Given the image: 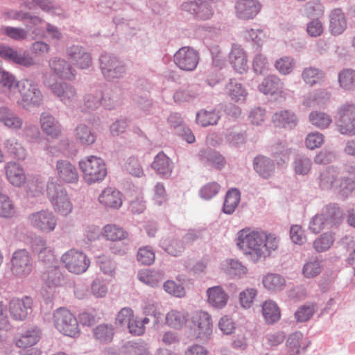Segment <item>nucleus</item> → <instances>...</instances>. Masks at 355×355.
Wrapping results in <instances>:
<instances>
[{"instance_id":"f257e3e1","label":"nucleus","mask_w":355,"mask_h":355,"mask_svg":"<svg viewBox=\"0 0 355 355\" xmlns=\"http://www.w3.org/2000/svg\"><path fill=\"white\" fill-rule=\"evenodd\" d=\"M343 211L335 203L324 206L320 213L314 215L310 220L309 230L313 234H318L325 228H331L339 225L342 221Z\"/></svg>"},{"instance_id":"f03ea898","label":"nucleus","mask_w":355,"mask_h":355,"mask_svg":"<svg viewBox=\"0 0 355 355\" xmlns=\"http://www.w3.org/2000/svg\"><path fill=\"white\" fill-rule=\"evenodd\" d=\"M111 93H113V89H100L87 94L84 97L82 111L89 112L97 109L101 105L107 110H114L120 104L119 98Z\"/></svg>"},{"instance_id":"7ed1b4c3","label":"nucleus","mask_w":355,"mask_h":355,"mask_svg":"<svg viewBox=\"0 0 355 355\" xmlns=\"http://www.w3.org/2000/svg\"><path fill=\"white\" fill-rule=\"evenodd\" d=\"M262 244V232L243 229L238 232L236 245L246 254L256 255L259 259L263 255Z\"/></svg>"},{"instance_id":"20e7f679","label":"nucleus","mask_w":355,"mask_h":355,"mask_svg":"<svg viewBox=\"0 0 355 355\" xmlns=\"http://www.w3.org/2000/svg\"><path fill=\"white\" fill-rule=\"evenodd\" d=\"M79 166L83 172V179L88 184L102 181L107 175L103 159L96 156L87 157L80 160Z\"/></svg>"},{"instance_id":"39448f33","label":"nucleus","mask_w":355,"mask_h":355,"mask_svg":"<svg viewBox=\"0 0 355 355\" xmlns=\"http://www.w3.org/2000/svg\"><path fill=\"white\" fill-rule=\"evenodd\" d=\"M47 197L54 210L62 216H67L72 211L73 206L67 191L62 185L51 182L47 184Z\"/></svg>"},{"instance_id":"423d86ee","label":"nucleus","mask_w":355,"mask_h":355,"mask_svg":"<svg viewBox=\"0 0 355 355\" xmlns=\"http://www.w3.org/2000/svg\"><path fill=\"white\" fill-rule=\"evenodd\" d=\"M55 327L63 335L75 338L80 334L78 322L67 309L58 308L53 313Z\"/></svg>"},{"instance_id":"0eeeda50","label":"nucleus","mask_w":355,"mask_h":355,"mask_svg":"<svg viewBox=\"0 0 355 355\" xmlns=\"http://www.w3.org/2000/svg\"><path fill=\"white\" fill-rule=\"evenodd\" d=\"M100 69L107 80L120 78L125 73V66L116 56L105 53L99 58Z\"/></svg>"},{"instance_id":"6e6552de","label":"nucleus","mask_w":355,"mask_h":355,"mask_svg":"<svg viewBox=\"0 0 355 355\" xmlns=\"http://www.w3.org/2000/svg\"><path fill=\"white\" fill-rule=\"evenodd\" d=\"M338 131L342 135H355V105L346 103L337 111L336 116Z\"/></svg>"},{"instance_id":"1a4fd4ad","label":"nucleus","mask_w":355,"mask_h":355,"mask_svg":"<svg viewBox=\"0 0 355 355\" xmlns=\"http://www.w3.org/2000/svg\"><path fill=\"white\" fill-rule=\"evenodd\" d=\"M61 261L70 272L75 274L85 272L90 263L85 253L73 249L65 252L62 256Z\"/></svg>"},{"instance_id":"9d476101","label":"nucleus","mask_w":355,"mask_h":355,"mask_svg":"<svg viewBox=\"0 0 355 355\" xmlns=\"http://www.w3.org/2000/svg\"><path fill=\"white\" fill-rule=\"evenodd\" d=\"M31 225L44 233L53 232L56 225L58 219L53 211L48 209H42L32 213L28 216Z\"/></svg>"},{"instance_id":"9b49d317","label":"nucleus","mask_w":355,"mask_h":355,"mask_svg":"<svg viewBox=\"0 0 355 355\" xmlns=\"http://www.w3.org/2000/svg\"><path fill=\"white\" fill-rule=\"evenodd\" d=\"M175 65L182 71L195 70L199 62L198 52L189 46L180 48L173 55Z\"/></svg>"},{"instance_id":"f8f14e48","label":"nucleus","mask_w":355,"mask_h":355,"mask_svg":"<svg viewBox=\"0 0 355 355\" xmlns=\"http://www.w3.org/2000/svg\"><path fill=\"white\" fill-rule=\"evenodd\" d=\"M191 323L196 338L207 340L212 334V318L207 312L196 311L191 318Z\"/></svg>"},{"instance_id":"ddd939ff","label":"nucleus","mask_w":355,"mask_h":355,"mask_svg":"<svg viewBox=\"0 0 355 355\" xmlns=\"http://www.w3.org/2000/svg\"><path fill=\"white\" fill-rule=\"evenodd\" d=\"M11 263V270L17 277H26L32 271L31 257L24 249L18 250L13 253Z\"/></svg>"},{"instance_id":"4468645a","label":"nucleus","mask_w":355,"mask_h":355,"mask_svg":"<svg viewBox=\"0 0 355 355\" xmlns=\"http://www.w3.org/2000/svg\"><path fill=\"white\" fill-rule=\"evenodd\" d=\"M0 57L8 62L26 67H30L35 64L34 59L28 53L26 52L21 53L12 47L1 43Z\"/></svg>"},{"instance_id":"2eb2a0df","label":"nucleus","mask_w":355,"mask_h":355,"mask_svg":"<svg viewBox=\"0 0 355 355\" xmlns=\"http://www.w3.org/2000/svg\"><path fill=\"white\" fill-rule=\"evenodd\" d=\"M33 300L25 296L21 299L13 298L9 302V311L11 317L17 321H23L31 313Z\"/></svg>"},{"instance_id":"dca6fc26","label":"nucleus","mask_w":355,"mask_h":355,"mask_svg":"<svg viewBox=\"0 0 355 355\" xmlns=\"http://www.w3.org/2000/svg\"><path fill=\"white\" fill-rule=\"evenodd\" d=\"M56 172L60 182L73 184L78 181V169L75 165L68 160H58L56 162Z\"/></svg>"},{"instance_id":"f3484780","label":"nucleus","mask_w":355,"mask_h":355,"mask_svg":"<svg viewBox=\"0 0 355 355\" xmlns=\"http://www.w3.org/2000/svg\"><path fill=\"white\" fill-rule=\"evenodd\" d=\"M261 5L258 0H239L235 4L236 15L241 19L254 18L259 12Z\"/></svg>"},{"instance_id":"a211bd4d","label":"nucleus","mask_w":355,"mask_h":355,"mask_svg":"<svg viewBox=\"0 0 355 355\" xmlns=\"http://www.w3.org/2000/svg\"><path fill=\"white\" fill-rule=\"evenodd\" d=\"M0 123L12 132L22 129L23 119L8 106L0 107Z\"/></svg>"},{"instance_id":"6ab92c4d","label":"nucleus","mask_w":355,"mask_h":355,"mask_svg":"<svg viewBox=\"0 0 355 355\" xmlns=\"http://www.w3.org/2000/svg\"><path fill=\"white\" fill-rule=\"evenodd\" d=\"M42 279L44 282V286L50 290L60 286L63 282V275L59 267L53 266L42 275ZM53 292L51 291L46 296L44 295L46 304L52 302Z\"/></svg>"},{"instance_id":"aec40b11","label":"nucleus","mask_w":355,"mask_h":355,"mask_svg":"<svg viewBox=\"0 0 355 355\" xmlns=\"http://www.w3.org/2000/svg\"><path fill=\"white\" fill-rule=\"evenodd\" d=\"M68 58L80 69H88L92 64V57L89 53L80 46L73 45L67 49Z\"/></svg>"},{"instance_id":"412c9836","label":"nucleus","mask_w":355,"mask_h":355,"mask_svg":"<svg viewBox=\"0 0 355 355\" xmlns=\"http://www.w3.org/2000/svg\"><path fill=\"white\" fill-rule=\"evenodd\" d=\"M40 123L43 132L53 139L58 138L62 133V125L53 115L48 112H42Z\"/></svg>"},{"instance_id":"4be33fe9","label":"nucleus","mask_w":355,"mask_h":355,"mask_svg":"<svg viewBox=\"0 0 355 355\" xmlns=\"http://www.w3.org/2000/svg\"><path fill=\"white\" fill-rule=\"evenodd\" d=\"M198 157L205 166H211L218 170L222 169L226 164L225 157L211 148L201 149L198 153Z\"/></svg>"},{"instance_id":"5701e85b","label":"nucleus","mask_w":355,"mask_h":355,"mask_svg":"<svg viewBox=\"0 0 355 355\" xmlns=\"http://www.w3.org/2000/svg\"><path fill=\"white\" fill-rule=\"evenodd\" d=\"M49 67L54 73L61 79L73 80L75 76V70L64 59L54 57L49 60Z\"/></svg>"},{"instance_id":"b1692460","label":"nucleus","mask_w":355,"mask_h":355,"mask_svg":"<svg viewBox=\"0 0 355 355\" xmlns=\"http://www.w3.org/2000/svg\"><path fill=\"white\" fill-rule=\"evenodd\" d=\"M22 101L27 105L40 106L43 101V95L37 84L27 80L20 92Z\"/></svg>"},{"instance_id":"393cba45","label":"nucleus","mask_w":355,"mask_h":355,"mask_svg":"<svg viewBox=\"0 0 355 355\" xmlns=\"http://www.w3.org/2000/svg\"><path fill=\"white\" fill-rule=\"evenodd\" d=\"M221 269L231 279H241L248 273L247 267L239 260L227 259L221 263Z\"/></svg>"},{"instance_id":"a878e982","label":"nucleus","mask_w":355,"mask_h":355,"mask_svg":"<svg viewBox=\"0 0 355 355\" xmlns=\"http://www.w3.org/2000/svg\"><path fill=\"white\" fill-rule=\"evenodd\" d=\"M253 168L259 176L268 179L273 175L275 165L274 161L270 158L263 155H259L254 158Z\"/></svg>"},{"instance_id":"bb28decb","label":"nucleus","mask_w":355,"mask_h":355,"mask_svg":"<svg viewBox=\"0 0 355 355\" xmlns=\"http://www.w3.org/2000/svg\"><path fill=\"white\" fill-rule=\"evenodd\" d=\"M151 167L160 177L168 178L172 173L173 163L170 158L161 151L155 157Z\"/></svg>"},{"instance_id":"cd10ccee","label":"nucleus","mask_w":355,"mask_h":355,"mask_svg":"<svg viewBox=\"0 0 355 355\" xmlns=\"http://www.w3.org/2000/svg\"><path fill=\"white\" fill-rule=\"evenodd\" d=\"M284 84L279 77L269 75L259 85V91L265 95H275L282 92Z\"/></svg>"},{"instance_id":"c85d7f7f","label":"nucleus","mask_w":355,"mask_h":355,"mask_svg":"<svg viewBox=\"0 0 355 355\" xmlns=\"http://www.w3.org/2000/svg\"><path fill=\"white\" fill-rule=\"evenodd\" d=\"M329 31L331 35L342 34L347 28V18L341 8H335L329 15Z\"/></svg>"},{"instance_id":"c756f323","label":"nucleus","mask_w":355,"mask_h":355,"mask_svg":"<svg viewBox=\"0 0 355 355\" xmlns=\"http://www.w3.org/2000/svg\"><path fill=\"white\" fill-rule=\"evenodd\" d=\"M5 168L6 177L13 186L19 187L25 183L24 170L19 164L14 162H8Z\"/></svg>"},{"instance_id":"7c9ffc66","label":"nucleus","mask_w":355,"mask_h":355,"mask_svg":"<svg viewBox=\"0 0 355 355\" xmlns=\"http://www.w3.org/2000/svg\"><path fill=\"white\" fill-rule=\"evenodd\" d=\"M229 59L232 67L239 73L248 69V60L243 49L234 44L230 53Z\"/></svg>"},{"instance_id":"2f4dec72","label":"nucleus","mask_w":355,"mask_h":355,"mask_svg":"<svg viewBox=\"0 0 355 355\" xmlns=\"http://www.w3.org/2000/svg\"><path fill=\"white\" fill-rule=\"evenodd\" d=\"M121 193L116 189H105L98 197L100 203L106 207L119 209L122 205Z\"/></svg>"},{"instance_id":"473e14b6","label":"nucleus","mask_w":355,"mask_h":355,"mask_svg":"<svg viewBox=\"0 0 355 355\" xmlns=\"http://www.w3.org/2000/svg\"><path fill=\"white\" fill-rule=\"evenodd\" d=\"M207 301L214 308L221 309L227 302L228 295L220 286L209 288L207 291Z\"/></svg>"},{"instance_id":"72a5a7b5","label":"nucleus","mask_w":355,"mask_h":355,"mask_svg":"<svg viewBox=\"0 0 355 355\" xmlns=\"http://www.w3.org/2000/svg\"><path fill=\"white\" fill-rule=\"evenodd\" d=\"M272 121L276 126L293 129L297 123V118L294 112L290 110H281L272 116Z\"/></svg>"},{"instance_id":"f704fd0d","label":"nucleus","mask_w":355,"mask_h":355,"mask_svg":"<svg viewBox=\"0 0 355 355\" xmlns=\"http://www.w3.org/2000/svg\"><path fill=\"white\" fill-rule=\"evenodd\" d=\"M137 277L141 282L153 288L159 287L165 279V274L163 271L148 269L139 271Z\"/></svg>"},{"instance_id":"c9c22d12","label":"nucleus","mask_w":355,"mask_h":355,"mask_svg":"<svg viewBox=\"0 0 355 355\" xmlns=\"http://www.w3.org/2000/svg\"><path fill=\"white\" fill-rule=\"evenodd\" d=\"M338 175V172L334 166H329L319 172L318 178L319 187L322 190L332 188Z\"/></svg>"},{"instance_id":"e433bc0d","label":"nucleus","mask_w":355,"mask_h":355,"mask_svg":"<svg viewBox=\"0 0 355 355\" xmlns=\"http://www.w3.org/2000/svg\"><path fill=\"white\" fill-rule=\"evenodd\" d=\"M76 139L82 145L90 146L96 140V134L92 128L85 124H79L74 130Z\"/></svg>"},{"instance_id":"4c0bfd02","label":"nucleus","mask_w":355,"mask_h":355,"mask_svg":"<svg viewBox=\"0 0 355 355\" xmlns=\"http://www.w3.org/2000/svg\"><path fill=\"white\" fill-rule=\"evenodd\" d=\"M226 90L231 99L236 103H243L248 96L246 89L234 78L226 85Z\"/></svg>"},{"instance_id":"58836bf2","label":"nucleus","mask_w":355,"mask_h":355,"mask_svg":"<svg viewBox=\"0 0 355 355\" xmlns=\"http://www.w3.org/2000/svg\"><path fill=\"white\" fill-rule=\"evenodd\" d=\"M220 118V112L216 109H202L196 113V122L202 127L216 125Z\"/></svg>"},{"instance_id":"ea45409f","label":"nucleus","mask_w":355,"mask_h":355,"mask_svg":"<svg viewBox=\"0 0 355 355\" xmlns=\"http://www.w3.org/2000/svg\"><path fill=\"white\" fill-rule=\"evenodd\" d=\"M241 200V192L236 188L229 189L225 195L223 206V212L230 215L233 214Z\"/></svg>"},{"instance_id":"a19ab883","label":"nucleus","mask_w":355,"mask_h":355,"mask_svg":"<svg viewBox=\"0 0 355 355\" xmlns=\"http://www.w3.org/2000/svg\"><path fill=\"white\" fill-rule=\"evenodd\" d=\"M262 314L268 324L277 322L281 316L277 304L272 300H266L262 305Z\"/></svg>"},{"instance_id":"79ce46f5","label":"nucleus","mask_w":355,"mask_h":355,"mask_svg":"<svg viewBox=\"0 0 355 355\" xmlns=\"http://www.w3.org/2000/svg\"><path fill=\"white\" fill-rule=\"evenodd\" d=\"M40 339L39 331L37 329H28L21 333L16 339V345L19 348H26L35 345Z\"/></svg>"},{"instance_id":"37998d69","label":"nucleus","mask_w":355,"mask_h":355,"mask_svg":"<svg viewBox=\"0 0 355 355\" xmlns=\"http://www.w3.org/2000/svg\"><path fill=\"white\" fill-rule=\"evenodd\" d=\"M187 320L188 314L184 311L171 310L166 315V323L173 329H180Z\"/></svg>"},{"instance_id":"c03bdc74","label":"nucleus","mask_w":355,"mask_h":355,"mask_svg":"<svg viewBox=\"0 0 355 355\" xmlns=\"http://www.w3.org/2000/svg\"><path fill=\"white\" fill-rule=\"evenodd\" d=\"M269 151L278 164L288 159L291 153V149L288 147L286 141L279 140L270 147Z\"/></svg>"},{"instance_id":"a18cd8bd","label":"nucleus","mask_w":355,"mask_h":355,"mask_svg":"<svg viewBox=\"0 0 355 355\" xmlns=\"http://www.w3.org/2000/svg\"><path fill=\"white\" fill-rule=\"evenodd\" d=\"M262 282L266 289L275 292L283 290L286 285L284 277L275 273H269L265 275Z\"/></svg>"},{"instance_id":"49530a36","label":"nucleus","mask_w":355,"mask_h":355,"mask_svg":"<svg viewBox=\"0 0 355 355\" xmlns=\"http://www.w3.org/2000/svg\"><path fill=\"white\" fill-rule=\"evenodd\" d=\"M323 261L318 257H311L304 265L302 273L306 278L318 276L322 271Z\"/></svg>"},{"instance_id":"de8ad7c7","label":"nucleus","mask_w":355,"mask_h":355,"mask_svg":"<svg viewBox=\"0 0 355 355\" xmlns=\"http://www.w3.org/2000/svg\"><path fill=\"white\" fill-rule=\"evenodd\" d=\"M160 247L168 254L178 257L180 256L184 250V245L179 239H162Z\"/></svg>"},{"instance_id":"09e8293b","label":"nucleus","mask_w":355,"mask_h":355,"mask_svg":"<svg viewBox=\"0 0 355 355\" xmlns=\"http://www.w3.org/2000/svg\"><path fill=\"white\" fill-rule=\"evenodd\" d=\"M5 148L9 155L17 160H24L26 157V150L22 144L14 139H8Z\"/></svg>"},{"instance_id":"8fccbe9b","label":"nucleus","mask_w":355,"mask_h":355,"mask_svg":"<svg viewBox=\"0 0 355 355\" xmlns=\"http://www.w3.org/2000/svg\"><path fill=\"white\" fill-rule=\"evenodd\" d=\"M94 336L101 343H109L112 340L114 328L112 324H101L93 330Z\"/></svg>"},{"instance_id":"3c124183","label":"nucleus","mask_w":355,"mask_h":355,"mask_svg":"<svg viewBox=\"0 0 355 355\" xmlns=\"http://www.w3.org/2000/svg\"><path fill=\"white\" fill-rule=\"evenodd\" d=\"M303 335L300 331L291 334L286 340V355H299L302 349Z\"/></svg>"},{"instance_id":"603ef678","label":"nucleus","mask_w":355,"mask_h":355,"mask_svg":"<svg viewBox=\"0 0 355 355\" xmlns=\"http://www.w3.org/2000/svg\"><path fill=\"white\" fill-rule=\"evenodd\" d=\"M335 241L334 234L327 232L322 234L313 242V248L318 252H323L328 250Z\"/></svg>"},{"instance_id":"864d4df0","label":"nucleus","mask_w":355,"mask_h":355,"mask_svg":"<svg viewBox=\"0 0 355 355\" xmlns=\"http://www.w3.org/2000/svg\"><path fill=\"white\" fill-rule=\"evenodd\" d=\"M324 76V72L321 69L314 67L305 68L302 73L303 80L311 86L320 83L323 79Z\"/></svg>"},{"instance_id":"5fc2aeb1","label":"nucleus","mask_w":355,"mask_h":355,"mask_svg":"<svg viewBox=\"0 0 355 355\" xmlns=\"http://www.w3.org/2000/svg\"><path fill=\"white\" fill-rule=\"evenodd\" d=\"M340 86L345 90L355 89V70L345 69L338 73Z\"/></svg>"},{"instance_id":"6e6d98bb","label":"nucleus","mask_w":355,"mask_h":355,"mask_svg":"<svg viewBox=\"0 0 355 355\" xmlns=\"http://www.w3.org/2000/svg\"><path fill=\"white\" fill-rule=\"evenodd\" d=\"M263 244L262 250H263V255L262 257H268L272 251H275L279 246V238L273 234H267L262 232Z\"/></svg>"},{"instance_id":"4d7b16f0","label":"nucleus","mask_w":355,"mask_h":355,"mask_svg":"<svg viewBox=\"0 0 355 355\" xmlns=\"http://www.w3.org/2000/svg\"><path fill=\"white\" fill-rule=\"evenodd\" d=\"M309 117L312 125L320 129L327 128L332 122L331 116L322 112L313 111Z\"/></svg>"},{"instance_id":"13d9d810","label":"nucleus","mask_w":355,"mask_h":355,"mask_svg":"<svg viewBox=\"0 0 355 355\" xmlns=\"http://www.w3.org/2000/svg\"><path fill=\"white\" fill-rule=\"evenodd\" d=\"M103 235L107 240L115 241L125 239L128 232L116 225H107L103 228Z\"/></svg>"},{"instance_id":"bf43d9fd","label":"nucleus","mask_w":355,"mask_h":355,"mask_svg":"<svg viewBox=\"0 0 355 355\" xmlns=\"http://www.w3.org/2000/svg\"><path fill=\"white\" fill-rule=\"evenodd\" d=\"M15 206L7 195L0 193V216L12 218L15 214Z\"/></svg>"},{"instance_id":"052dcab7","label":"nucleus","mask_w":355,"mask_h":355,"mask_svg":"<svg viewBox=\"0 0 355 355\" xmlns=\"http://www.w3.org/2000/svg\"><path fill=\"white\" fill-rule=\"evenodd\" d=\"M263 36V32L261 29L250 28L246 29L243 32L245 40L251 42L256 50H259L261 47Z\"/></svg>"},{"instance_id":"680f3d73","label":"nucleus","mask_w":355,"mask_h":355,"mask_svg":"<svg viewBox=\"0 0 355 355\" xmlns=\"http://www.w3.org/2000/svg\"><path fill=\"white\" fill-rule=\"evenodd\" d=\"M198 96V92L191 87L180 88L173 94V99L175 103L191 102Z\"/></svg>"},{"instance_id":"e2e57ef3","label":"nucleus","mask_w":355,"mask_h":355,"mask_svg":"<svg viewBox=\"0 0 355 355\" xmlns=\"http://www.w3.org/2000/svg\"><path fill=\"white\" fill-rule=\"evenodd\" d=\"M148 351L146 344L141 340L130 341L125 346V355H146Z\"/></svg>"},{"instance_id":"0e129e2a","label":"nucleus","mask_w":355,"mask_h":355,"mask_svg":"<svg viewBox=\"0 0 355 355\" xmlns=\"http://www.w3.org/2000/svg\"><path fill=\"white\" fill-rule=\"evenodd\" d=\"M132 101L144 114H149L151 113L153 107V103L147 94L145 93L144 96L135 94L132 98Z\"/></svg>"},{"instance_id":"69168bd1","label":"nucleus","mask_w":355,"mask_h":355,"mask_svg":"<svg viewBox=\"0 0 355 355\" xmlns=\"http://www.w3.org/2000/svg\"><path fill=\"white\" fill-rule=\"evenodd\" d=\"M295 172L297 175H307L312 166L311 159L304 156H300L294 161Z\"/></svg>"},{"instance_id":"338daca9","label":"nucleus","mask_w":355,"mask_h":355,"mask_svg":"<svg viewBox=\"0 0 355 355\" xmlns=\"http://www.w3.org/2000/svg\"><path fill=\"white\" fill-rule=\"evenodd\" d=\"M294 65V59L290 56L282 57L275 64L277 70L284 75L289 74L293 71Z\"/></svg>"},{"instance_id":"774afa93","label":"nucleus","mask_w":355,"mask_h":355,"mask_svg":"<svg viewBox=\"0 0 355 355\" xmlns=\"http://www.w3.org/2000/svg\"><path fill=\"white\" fill-rule=\"evenodd\" d=\"M355 189V180L343 178L340 180L338 195L343 199L347 198Z\"/></svg>"}]
</instances>
